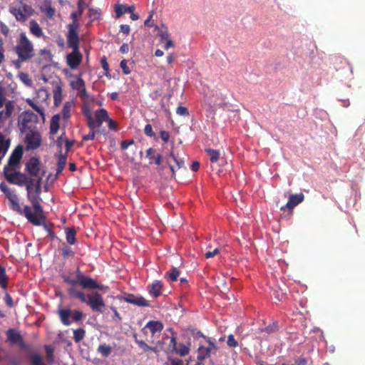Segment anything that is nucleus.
Returning a JSON list of instances; mask_svg holds the SVG:
<instances>
[{
    "label": "nucleus",
    "instance_id": "nucleus-1",
    "mask_svg": "<svg viewBox=\"0 0 365 365\" xmlns=\"http://www.w3.org/2000/svg\"><path fill=\"white\" fill-rule=\"evenodd\" d=\"M43 175L37 178H31L26 186L27 199L31 202L34 211H32V216L34 218V222H30L34 225H40L44 219V211L42 205H41V183Z\"/></svg>",
    "mask_w": 365,
    "mask_h": 365
},
{
    "label": "nucleus",
    "instance_id": "nucleus-2",
    "mask_svg": "<svg viewBox=\"0 0 365 365\" xmlns=\"http://www.w3.org/2000/svg\"><path fill=\"white\" fill-rule=\"evenodd\" d=\"M67 293L71 298L79 299L81 302L86 303L93 312L103 313L106 304L101 294L97 292H92L86 294L83 292L78 290L76 287H69Z\"/></svg>",
    "mask_w": 365,
    "mask_h": 365
},
{
    "label": "nucleus",
    "instance_id": "nucleus-3",
    "mask_svg": "<svg viewBox=\"0 0 365 365\" xmlns=\"http://www.w3.org/2000/svg\"><path fill=\"white\" fill-rule=\"evenodd\" d=\"M0 190L8 198L10 203L9 207L12 210L16 212L20 215L24 216L29 222L35 221L32 216L31 207L24 205L22 208L20 205L18 195L13 189L9 187L4 182H2L0 183Z\"/></svg>",
    "mask_w": 365,
    "mask_h": 365
},
{
    "label": "nucleus",
    "instance_id": "nucleus-4",
    "mask_svg": "<svg viewBox=\"0 0 365 365\" xmlns=\"http://www.w3.org/2000/svg\"><path fill=\"white\" fill-rule=\"evenodd\" d=\"M0 190L8 198L10 203L9 207L12 210L16 212L20 215L24 216L29 222L35 221L32 216L31 207L24 205L22 208L20 205L18 195L13 189L9 187L4 182H2L0 183Z\"/></svg>",
    "mask_w": 365,
    "mask_h": 365
},
{
    "label": "nucleus",
    "instance_id": "nucleus-5",
    "mask_svg": "<svg viewBox=\"0 0 365 365\" xmlns=\"http://www.w3.org/2000/svg\"><path fill=\"white\" fill-rule=\"evenodd\" d=\"M0 190L8 198L10 203L9 207L12 210L16 212L20 215L24 216L29 222L35 221L32 216L31 207L24 205L22 208L20 205L18 195L13 189L9 187L4 182H2L0 183Z\"/></svg>",
    "mask_w": 365,
    "mask_h": 365
},
{
    "label": "nucleus",
    "instance_id": "nucleus-6",
    "mask_svg": "<svg viewBox=\"0 0 365 365\" xmlns=\"http://www.w3.org/2000/svg\"><path fill=\"white\" fill-rule=\"evenodd\" d=\"M14 51L20 60L31 61L35 56L34 44L24 32L20 33Z\"/></svg>",
    "mask_w": 365,
    "mask_h": 365
},
{
    "label": "nucleus",
    "instance_id": "nucleus-7",
    "mask_svg": "<svg viewBox=\"0 0 365 365\" xmlns=\"http://www.w3.org/2000/svg\"><path fill=\"white\" fill-rule=\"evenodd\" d=\"M67 47L72 49L66 56L68 66L75 70L78 68L83 61V55L80 52V38H66Z\"/></svg>",
    "mask_w": 365,
    "mask_h": 365
},
{
    "label": "nucleus",
    "instance_id": "nucleus-8",
    "mask_svg": "<svg viewBox=\"0 0 365 365\" xmlns=\"http://www.w3.org/2000/svg\"><path fill=\"white\" fill-rule=\"evenodd\" d=\"M5 179L11 184L19 186H27L29 181L31 178L27 176L25 173L16 171V170H4Z\"/></svg>",
    "mask_w": 365,
    "mask_h": 365
},
{
    "label": "nucleus",
    "instance_id": "nucleus-9",
    "mask_svg": "<svg viewBox=\"0 0 365 365\" xmlns=\"http://www.w3.org/2000/svg\"><path fill=\"white\" fill-rule=\"evenodd\" d=\"M6 340L11 345L17 344L19 348L26 351H30L31 349V345L27 344L20 331L14 329H9L6 331Z\"/></svg>",
    "mask_w": 365,
    "mask_h": 365
},
{
    "label": "nucleus",
    "instance_id": "nucleus-10",
    "mask_svg": "<svg viewBox=\"0 0 365 365\" xmlns=\"http://www.w3.org/2000/svg\"><path fill=\"white\" fill-rule=\"evenodd\" d=\"M21 6L19 8L10 6L9 12L16 18L17 21L24 22L34 14V9L31 6L20 1Z\"/></svg>",
    "mask_w": 365,
    "mask_h": 365
},
{
    "label": "nucleus",
    "instance_id": "nucleus-11",
    "mask_svg": "<svg viewBox=\"0 0 365 365\" xmlns=\"http://www.w3.org/2000/svg\"><path fill=\"white\" fill-rule=\"evenodd\" d=\"M58 315L61 319V322L65 326H69L71 324V321L69 319L70 317L74 322H80L83 318V313L79 310L70 309H60L58 310Z\"/></svg>",
    "mask_w": 365,
    "mask_h": 365
},
{
    "label": "nucleus",
    "instance_id": "nucleus-12",
    "mask_svg": "<svg viewBox=\"0 0 365 365\" xmlns=\"http://www.w3.org/2000/svg\"><path fill=\"white\" fill-rule=\"evenodd\" d=\"M24 150L21 145H18L11 153L8 164L4 166V170H16L19 167L20 161L22 158Z\"/></svg>",
    "mask_w": 365,
    "mask_h": 365
},
{
    "label": "nucleus",
    "instance_id": "nucleus-13",
    "mask_svg": "<svg viewBox=\"0 0 365 365\" xmlns=\"http://www.w3.org/2000/svg\"><path fill=\"white\" fill-rule=\"evenodd\" d=\"M78 11H73L71 14L72 22L66 26L67 33L66 38H80L78 35L79 23H78Z\"/></svg>",
    "mask_w": 365,
    "mask_h": 365
},
{
    "label": "nucleus",
    "instance_id": "nucleus-14",
    "mask_svg": "<svg viewBox=\"0 0 365 365\" xmlns=\"http://www.w3.org/2000/svg\"><path fill=\"white\" fill-rule=\"evenodd\" d=\"M25 170L30 175L29 178H37L41 177V161L38 158L32 157L25 165Z\"/></svg>",
    "mask_w": 365,
    "mask_h": 365
},
{
    "label": "nucleus",
    "instance_id": "nucleus-15",
    "mask_svg": "<svg viewBox=\"0 0 365 365\" xmlns=\"http://www.w3.org/2000/svg\"><path fill=\"white\" fill-rule=\"evenodd\" d=\"M27 149H37L41 143V134L37 131H31L26 136Z\"/></svg>",
    "mask_w": 365,
    "mask_h": 365
},
{
    "label": "nucleus",
    "instance_id": "nucleus-16",
    "mask_svg": "<svg viewBox=\"0 0 365 365\" xmlns=\"http://www.w3.org/2000/svg\"><path fill=\"white\" fill-rule=\"evenodd\" d=\"M304 198V195L302 192L295 195H290L289 197L288 202L287 204L281 207V210H285L286 209L292 211L294 207L301 203Z\"/></svg>",
    "mask_w": 365,
    "mask_h": 365
},
{
    "label": "nucleus",
    "instance_id": "nucleus-17",
    "mask_svg": "<svg viewBox=\"0 0 365 365\" xmlns=\"http://www.w3.org/2000/svg\"><path fill=\"white\" fill-rule=\"evenodd\" d=\"M78 284L86 289H103V285H100L96 280L88 276L83 277Z\"/></svg>",
    "mask_w": 365,
    "mask_h": 365
},
{
    "label": "nucleus",
    "instance_id": "nucleus-18",
    "mask_svg": "<svg viewBox=\"0 0 365 365\" xmlns=\"http://www.w3.org/2000/svg\"><path fill=\"white\" fill-rule=\"evenodd\" d=\"M72 273H69V274H62L61 277L63 282L66 284L72 285L71 287H75V286L78 285L79 282L86 275L81 272L79 267H78L76 270V279H72L71 275Z\"/></svg>",
    "mask_w": 365,
    "mask_h": 365
},
{
    "label": "nucleus",
    "instance_id": "nucleus-19",
    "mask_svg": "<svg viewBox=\"0 0 365 365\" xmlns=\"http://www.w3.org/2000/svg\"><path fill=\"white\" fill-rule=\"evenodd\" d=\"M38 116L32 112H25L22 116V126L24 128L31 129L33 123H36Z\"/></svg>",
    "mask_w": 365,
    "mask_h": 365
},
{
    "label": "nucleus",
    "instance_id": "nucleus-20",
    "mask_svg": "<svg viewBox=\"0 0 365 365\" xmlns=\"http://www.w3.org/2000/svg\"><path fill=\"white\" fill-rule=\"evenodd\" d=\"M40 10L50 19H53L56 14V9L52 6L51 0H43Z\"/></svg>",
    "mask_w": 365,
    "mask_h": 365
},
{
    "label": "nucleus",
    "instance_id": "nucleus-21",
    "mask_svg": "<svg viewBox=\"0 0 365 365\" xmlns=\"http://www.w3.org/2000/svg\"><path fill=\"white\" fill-rule=\"evenodd\" d=\"M163 287V284L160 280H154L148 287V292L150 295L157 298L161 295V290Z\"/></svg>",
    "mask_w": 365,
    "mask_h": 365
},
{
    "label": "nucleus",
    "instance_id": "nucleus-22",
    "mask_svg": "<svg viewBox=\"0 0 365 365\" xmlns=\"http://www.w3.org/2000/svg\"><path fill=\"white\" fill-rule=\"evenodd\" d=\"M125 301L128 303L140 306V307H148L149 302L143 297H135L133 294H129L125 297Z\"/></svg>",
    "mask_w": 365,
    "mask_h": 365
},
{
    "label": "nucleus",
    "instance_id": "nucleus-23",
    "mask_svg": "<svg viewBox=\"0 0 365 365\" xmlns=\"http://www.w3.org/2000/svg\"><path fill=\"white\" fill-rule=\"evenodd\" d=\"M146 328L154 335L156 332H160L164 329V325L160 321L150 320L142 331H143Z\"/></svg>",
    "mask_w": 365,
    "mask_h": 365
},
{
    "label": "nucleus",
    "instance_id": "nucleus-24",
    "mask_svg": "<svg viewBox=\"0 0 365 365\" xmlns=\"http://www.w3.org/2000/svg\"><path fill=\"white\" fill-rule=\"evenodd\" d=\"M67 163V154L66 153L65 154H63L61 151L60 153L58 155V161H57V168H56V175H59L62 171L63 170L65 165Z\"/></svg>",
    "mask_w": 365,
    "mask_h": 365
},
{
    "label": "nucleus",
    "instance_id": "nucleus-25",
    "mask_svg": "<svg viewBox=\"0 0 365 365\" xmlns=\"http://www.w3.org/2000/svg\"><path fill=\"white\" fill-rule=\"evenodd\" d=\"M154 31H156L155 35L160 38L161 42H164L165 40H168L170 36L168 28L163 24L160 27L155 26Z\"/></svg>",
    "mask_w": 365,
    "mask_h": 365
},
{
    "label": "nucleus",
    "instance_id": "nucleus-26",
    "mask_svg": "<svg viewBox=\"0 0 365 365\" xmlns=\"http://www.w3.org/2000/svg\"><path fill=\"white\" fill-rule=\"evenodd\" d=\"M60 114H56L52 116L50 121V134L55 135L59 129Z\"/></svg>",
    "mask_w": 365,
    "mask_h": 365
},
{
    "label": "nucleus",
    "instance_id": "nucleus-27",
    "mask_svg": "<svg viewBox=\"0 0 365 365\" xmlns=\"http://www.w3.org/2000/svg\"><path fill=\"white\" fill-rule=\"evenodd\" d=\"M53 96L54 105L58 106L62 102V88L58 83L55 86L53 89Z\"/></svg>",
    "mask_w": 365,
    "mask_h": 365
},
{
    "label": "nucleus",
    "instance_id": "nucleus-28",
    "mask_svg": "<svg viewBox=\"0 0 365 365\" xmlns=\"http://www.w3.org/2000/svg\"><path fill=\"white\" fill-rule=\"evenodd\" d=\"M65 233L66 237V242L68 245H73L76 242V231L74 227L65 228Z\"/></svg>",
    "mask_w": 365,
    "mask_h": 365
},
{
    "label": "nucleus",
    "instance_id": "nucleus-29",
    "mask_svg": "<svg viewBox=\"0 0 365 365\" xmlns=\"http://www.w3.org/2000/svg\"><path fill=\"white\" fill-rule=\"evenodd\" d=\"M29 24L30 31L32 34H34L37 38H40L43 36V33L42 29L40 27L39 24L36 21L31 20Z\"/></svg>",
    "mask_w": 365,
    "mask_h": 365
},
{
    "label": "nucleus",
    "instance_id": "nucleus-30",
    "mask_svg": "<svg viewBox=\"0 0 365 365\" xmlns=\"http://www.w3.org/2000/svg\"><path fill=\"white\" fill-rule=\"evenodd\" d=\"M112 351L113 347L106 343L101 344L97 348L98 353L100 354L103 357L109 356L111 354Z\"/></svg>",
    "mask_w": 365,
    "mask_h": 365
},
{
    "label": "nucleus",
    "instance_id": "nucleus-31",
    "mask_svg": "<svg viewBox=\"0 0 365 365\" xmlns=\"http://www.w3.org/2000/svg\"><path fill=\"white\" fill-rule=\"evenodd\" d=\"M9 277L4 267L0 264V287L6 289L8 287Z\"/></svg>",
    "mask_w": 365,
    "mask_h": 365
},
{
    "label": "nucleus",
    "instance_id": "nucleus-32",
    "mask_svg": "<svg viewBox=\"0 0 365 365\" xmlns=\"http://www.w3.org/2000/svg\"><path fill=\"white\" fill-rule=\"evenodd\" d=\"M211 355L209 353V349H206L205 346L200 345L197 349V359L199 361H203L207 358H209Z\"/></svg>",
    "mask_w": 365,
    "mask_h": 365
},
{
    "label": "nucleus",
    "instance_id": "nucleus-33",
    "mask_svg": "<svg viewBox=\"0 0 365 365\" xmlns=\"http://www.w3.org/2000/svg\"><path fill=\"white\" fill-rule=\"evenodd\" d=\"M174 352L180 356H185L190 353V348L187 345L180 343L174 350Z\"/></svg>",
    "mask_w": 365,
    "mask_h": 365
},
{
    "label": "nucleus",
    "instance_id": "nucleus-34",
    "mask_svg": "<svg viewBox=\"0 0 365 365\" xmlns=\"http://www.w3.org/2000/svg\"><path fill=\"white\" fill-rule=\"evenodd\" d=\"M205 152L208 155L210 160L212 163H216L219 160L220 158V151L218 150L212 149V148H206Z\"/></svg>",
    "mask_w": 365,
    "mask_h": 365
},
{
    "label": "nucleus",
    "instance_id": "nucleus-35",
    "mask_svg": "<svg viewBox=\"0 0 365 365\" xmlns=\"http://www.w3.org/2000/svg\"><path fill=\"white\" fill-rule=\"evenodd\" d=\"M46 360L49 364L54 363V348L51 345H45Z\"/></svg>",
    "mask_w": 365,
    "mask_h": 365
},
{
    "label": "nucleus",
    "instance_id": "nucleus-36",
    "mask_svg": "<svg viewBox=\"0 0 365 365\" xmlns=\"http://www.w3.org/2000/svg\"><path fill=\"white\" fill-rule=\"evenodd\" d=\"M96 119L98 121L106 122L108 120V113L106 109L101 108L96 110L95 112Z\"/></svg>",
    "mask_w": 365,
    "mask_h": 365
},
{
    "label": "nucleus",
    "instance_id": "nucleus-37",
    "mask_svg": "<svg viewBox=\"0 0 365 365\" xmlns=\"http://www.w3.org/2000/svg\"><path fill=\"white\" fill-rule=\"evenodd\" d=\"M71 102H66L61 110L62 118L64 120H68L71 117Z\"/></svg>",
    "mask_w": 365,
    "mask_h": 365
},
{
    "label": "nucleus",
    "instance_id": "nucleus-38",
    "mask_svg": "<svg viewBox=\"0 0 365 365\" xmlns=\"http://www.w3.org/2000/svg\"><path fill=\"white\" fill-rule=\"evenodd\" d=\"M61 251L62 253V255L65 259L73 257L75 255V252L72 250V249L68 246L66 243H63L62 247L61 248Z\"/></svg>",
    "mask_w": 365,
    "mask_h": 365
},
{
    "label": "nucleus",
    "instance_id": "nucleus-39",
    "mask_svg": "<svg viewBox=\"0 0 365 365\" xmlns=\"http://www.w3.org/2000/svg\"><path fill=\"white\" fill-rule=\"evenodd\" d=\"M86 331L83 328L73 330V339L76 343L80 342L85 336Z\"/></svg>",
    "mask_w": 365,
    "mask_h": 365
},
{
    "label": "nucleus",
    "instance_id": "nucleus-40",
    "mask_svg": "<svg viewBox=\"0 0 365 365\" xmlns=\"http://www.w3.org/2000/svg\"><path fill=\"white\" fill-rule=\"evenodd\" d=\"M114 11L115 12L116 18H120L122 15L127 12L126 5L115 4L114 6Z\"/></svg>",
    "mask_w": 365,
    "mask_h": 365
},
{
    "label": "nucleus",
    "instance_id": "nucleus-41",
    "mask_svg": "<svg viewBox=\"0 0 365 365\" xmlns=\"http://www.w3.org/2000/svg\"><path fill=\"white\" fill-rule=\"evenodd\" d=\"M39 54L46 62L48 63L52 61L53 55L50 50L46 48L41 49Z\"/></svg>",
    "mask_w": 365,
    "mask_h": 365
},
{
    "label": "nucleus",
    "instance_id": "nucleus-42",
    "mask_svg": "<svg viewBox=\"0 0 365 365\" xmlns=\"http://www.w3.org/2000/svg\"><path fill=\"white\" fill-rule=\"evenodd\" d=\"M70 84L72 88L78 91L85 85V82L81 76H78L75 81H71Z\"/></svg>",
    "mask_w": 365,
    "mask_h": 365
},
{
    "label": "nucleus",
    "instance_id": "nucleus-43",
    "mask_svg": "<svg viewBox=\"0 0 365 365\" xmlns=\"http://www.w3.org/2000/svg\"><path fill=\"white\" fill-rule=\"evenodd\" d=\"M205 341L208 343V346L206 347V349H209L210 354H215L218 350L217 345L212 340H211L210 337H208Z\"/></svg>",
    "mask_w": 365,
    "mask_h": 365
},
{
    "label": "nucleus",
    "instance_id": "nucleus-44",
    "mask_svg": "<svg viewBox=\"0 0 365 365\" xmlns=\"http://www.w3.org/2000/svg\"><path fill=\"white\" fill-rule=\"evenodd\" d=\"M18 77L19 80L23 82L26 86H31L32 83V80L29 77L27 73L20 72L18 74Z\"/></svg>",
    "mask_w": 365,
    "mask_h": 365
},
{
    "label": "nucleus",
    "instance_id": "nucleus-45",
    "mask_svg": "<svg viewBox=\"0 0 365 365\" xmlns=\"http://www.w3.org/2000/svg\"><path fill=\"white\" fill-rule=\"evenodd\" d=\"M135 342L139 346V347L144 351L147 352L150 351V346L148 345L143 340H140L137 337V334H134Z\"/></svg>",
    "mask_w": 365,
    "mask_h": 365
},
{
    "label": "nucleus",
    "instance_id": "nucleus-46",
    "mask_svg": "<svg viewBox=\"0 0 365 365\" xmlns=\"http://www.w3.org/2000/svg\"><path fill=\"white\" fill-rule=\"evenodd\" d=\"M180 274V270H178L176 267H174L168 273V274L172 282L177 281L178 277H179Z\"/></svg>",
    "mask_w": 365,
    "mask_h": 365
},
{
    "label": "nucleus",
    "instance_id": "nucleus-47",
    "mask_svg": "<svg viewBox=\"0 0 365 365\" xmlns=\"http://www.w3.org/2000/svg\"><path fill=\"white\" fill-rule=\"evenodd\" d=\"M227 344L230 347H237L239 345L238 341L235 339L233 334L228 335Z\"/></svg>",
    "mask_w": 365,
    "mask_h": 365
},
{
    "label": "nucleus",
    "instance_id": "nucleus-48",
    "mask_svg": "<svg viewBox=\"0 0 365 365\" xmlns=\"http://www.w3.org/2000/svg\"><path fill=\"white\" fill-rule=\"evenodd\" d=\"M120 66L123 70V73L125 75H128L130 73V69L129 68L128 66V61L126 59H123L120 61Z\"/></svg>",
    "mask_w": 365,
    "mask_h": 365
},
{
    "label": "nucleus",
    "instance_id": "nucleus-49",
    "mask_svg": "<svg viewBox=\"0 0 365 365\" xmlns=\"http://www.w3.org/2000/svg\"><path fill=\"white\" fill-rule=\"evenodd\" d=\"M156 150L153 148H150L146 150V158H149L150 164L153 163V160L156 155Z\"/></svg>",
    "mask_w": 365,
    "mask_h": 365
},
{
    "label": "nucleus",
    "instance_id": "nucleus-50",
    "mask_svg": "<svg viewBox=\"0 0 365 365\" xmlns=\"http://www.w3.org/2000/svg\"><path fill=\"white\" fill-rule=\"evenodd\" d=\"M87 125L91 131L96 130L95 120L93 118L91 114H88L87 115Z\"/></svg>",
    "mask_w": 365,
    "mask_h": 365
},
{
    "label": "nucleus",
    "instance_id": "nucleus-51",
    "mask_svg": "<svg viewBox=\"0 0 365 365\" xmlns=\"http://www.w3.org/2000/svg\"><path fill=\"white\" fill-rule=\"evenodd\" d=\"M88 16L92 19V21H94L100 18L101 14L97 9L91 8L88 10Z\"/></svg>",
    "mask_w": 365,
    "mask_h": 365
},
{
    "label": "nucleus",
    "instance_id": "nucleus-52",
    "mask_svg": "<svg viewBox=\"0 0 365 365\" xmlns=\"http://www.w3.org/2000/svg\"><path fill=\"white\" fill-rule=\"evenodd\" d=\"M278 330V324L277 322L273 323L272 324H270L265 327L264 331L268 333H274L276 332Z\"/></svg>",
    "mask_w": 365,
    "mask_h": 365
},
{
    "label": "nucleus",
    "instance_id": "nucleus-53",
    "mask_svg": "<svg viewBox=\"0 0 365 365\" xmlns=\"http://www.w3.org/2000/svg\"><path fill=\"white\" fill-rule=\"evenodd\" d=\"M178 345V344L177 343L176 333H173V336H171V337H170L169 347L172 349L173 351H174V350L176 349Z\"/></svg>",
    "mask_w": 365,
    "mask_h": 365
},
{
    "label": "nucleus",
    "instance_id": "nucleus-54",
    "mask_svg": "<svg viewBox=\"0 0 365 365\" xmlns=\"http://www.w3.org/2000/svg\"><path fill=\"white\" fill-rule=\"evenodd\" d=\"M99 133V130H93L91 131L87 134L83 136V140L87 141V140H93L95 139L96 134Z\"/></svg>",
    "mask_w": 365,
    "mask_h": 365
},
{
    "label": "nucleus",
    "instance_id": "nucleus-55",
    "mask_svg": "<svg viewBox=\"0 0 365 365\" xmlns=\"http://www.w3.org/2000/svg\"><path fill=\"white\" fill-rule=\"evenodd\" d=\"M4 301H5L6 304L9 307L11 308V307H14V301L12 299V297H11V296L7 292H5Z\"/></svg>",
    "mask_w": 365,
    "mask_h": 365
},
{
    "label": "nucleus",
    "instance_id": "nucleus-56",
    "mask_svg": "<svg viewBox=\"0 0 365 365\" xmlns=\"http://www.w3.org/2000/svg\"><path fill=\"white\" fill-rule=\"evenodd\" d=\"M176 113L178 115L182 116H187L189 115L187 108L184 106H178L176 109Z\"/></svg>",
    "mask_w": 365,
    "mask_h": 365
},
{
    "label": "nucleus",
    "instance_id": "nucleus-57",
    "mask_svg": "<svg viewBox=\"0 0 365 365\" xmlns=\"http://www.w3.org/2000/svg\"><path fill=\"white\" fill-rule=\"evenodd\" d=\"M144 133L147 136L149 137H154L155 135L153 130V127L150 124L145 125L144 128Z\"/></svg>",
    "mask_w": 365,
    "mask_h": 365
},
{
    "label": "nucleus",
    "instance_id": "nucleus-58",
    "mask_svg": "<svg viewBox=\"0 0 365 365\" xmlns=\"http://www.w3.org/2000/svg\"><path fill=\"white\" fill-rule=\"evenodd\" d=\"M135 143V140L133 139L130 140H123L120 143V148L122 150H126L130 145H133Z\"/></svg>",
    "mask_w": 365,
    "mask_h": 365
},
{
    "label": "nucleus",
    "instance_id": "nucleus-59",
    "mask_svg": "<svg viewBox=\"0 0 365 365\" xmlns=\"http://www.w3.org/2000/svg\"><path fill=\"white\" fill-rule=\"evenodd\" d=\"M191 334L195 339L202 337L206 340L208 338L207 336H205L203 333L200 330L193 329L192 330Z\"/></svg>",
    "mask_w": 365,
    "mask_h": 365
},
{
    "label": "nucleus",
    "instance_id": "nucleus-60",
    "mask_svg": "<svg viewBox=\"0 0 365 365\" xmlns=\"http://www.w3.org/2000/svg\"><path fill=\"white\" fill-rule=\"evenodd\" d=\"M169 156L173 158V160H174V161L175 162L176 165H178V168H181L183 166V165H184V162H183V160H180V159H178V158L175 156V155H174V153H173V151H171V152L170 153Z\"/></svg>",
    "mask_w": 365,
    "mask_h": 365
},
{
    "label": "nucleus",
    "instance_id": "nucleus-61",
    "mask_svg": "<svg viewBox=\"0 0 365 365\" xmlns=\"http://www.w3.org/2000/svg\"><path fill=\"white\" fill-rule=\"evenodd\" d=\"M220 252L219 248H215L212 251H207L205 252V256L206 258H211L214 257L215 255H217Z\"/></svg>",
    "mask_w": 365,
    "mask_h": 365
},
{
    "label": "nucleus",
    "instance_id": "nucleus-62",
    "mask_svg": "<svg viewBox=\"0 0 365 365\" xmlns=\"http://www.w3.org/2000/svg\"><path fill=\"white\" fill-rule=\"evenodd\" d=\"M106 122H108V126L110 130H117V128H118L117 123L112 118H108V120H107Z\"/></svg>",
    "mask_w": 365,
    "mask_h": 365
},
{
    "label": "nucleus",
    "instance_id": "nucleus-63",
    "mask_svg": "<svg viewBox=\"0 0 365 365\" xmlns=\"http://www.w3.org/2000/svg\"><path fill=\"white\" fill-rule=\"evenodd\" d=\"M160 138L165 143L170 139V133L166 130H161L160 133Z\"/></svg>",
    "mask_w": 365,
    "mask_h": 365
},
{
    "label": "nucleus",
    "instance_id": "nucleus-64",
    "mask_svg": "<svg viewBox=\"0 0 365 365\" xmlns=\"http://www.w3.org/2000/svg\"><path fill=\"white\" fill-rule=\"evenodd\" d=\"M170 365H184L183 361L180 359H169Z\"/></svg>",
    "mask_w": 365,
    "mask_h": 365
}]
</instances>
